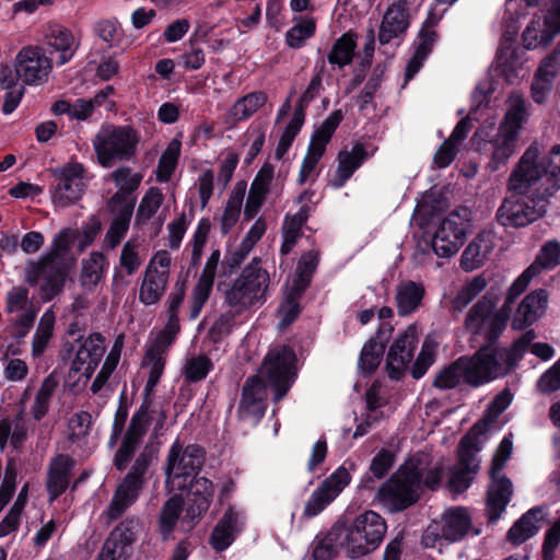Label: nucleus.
Wrapping results in <instances>:
<instances>
[{
	"label": "nucleus",
	"mask_w": 560,
	"mask_h": 560,
	"mask_svg": "<svg viewBox=\"0 0 560 560\" xmlns=\"http://www.w3.org/2000/svg\"><path fill=\"white\" fill-rule=\"evenodd\" d=\"M538 149L529 147L511 172L495 219L504 228H525L545 217L549 199L560 189L536 166Z\"/></svg>",
	"instance_id": "f257e3e1"
},
{
	"label": "nucleus",
	"mask_w": 560,
	"mask_h": 560,
	"mask_svg": "<svg viewBox=\"0 0 560 560\" xmlns=\"http://www.w3.org/2000/svg\"><path fill=\"white\" fill-rule=\"evenodd\" d=\"M295 353L289 346H278L265 357L258 375L248 377L242 388L237 408L240 419L259 422L267 409V387H271L273 402L289 392L295 377Z\"/></svg>",
	"instance_id": "f03ea898"
},
{
	"label": "nucleus",
	"mask_w": 560,
	"mask_h": 560,
	"mask_svg": "<svg viewBox=\"0 0 560 560\" xmlns=\"http://www.w3.org/2000/svg\"><path fill=\"white\" fill-rule=\"evenodd\" d=\"M509 108L499 128L493 124L481 125L471 137L475 151L489 156L488 167L492 172L502 165L515 153L518 135L527 121V103L523 95L513 93L508 100Z\"/></svg>",
	"instance_id": "7ed1b4c3"
},
{
	"label": "nucleus",
	"mask_w": 560,
	"mask_h": 560,
	"mask_svg": "<svg viewBox=\"0 0 560 560\" xmlns=\"http://www.w3.org/2000/svg\"><path fill=\"white\" fill-rule=\"evenodd\" d=\"M527 285L525 280L517 278L509 289L504 304L497 312H494L497 299L491 296L489 292L485 294L469 310L464 322L465 328L472 335L485 330L489 342L498 340L506 327L512 304L525 291Z\"/></svg>",
	"instance_id": "20e7f679"
},
{
	"label": "nucleus",
	"mask_w": 560,
	"mask_h": 560,
	"mask_svg": "<svg viewBox=\"0 0 560 560\" xmlns=\"http://www.w3.org/2000/svg\"><path fill=\"white\" fill-rule=\"evenodd\" d=\"M167 413L163 408L154 405L150 397H144L141 406L131 417L121 444L115 454L114 465L119 471L126 469L150 423H154L152 435L159 438L163 433Z\"/></svg>",
	"instance_id": "39448f33"
},
{
	"label": "nucleus",
	"mask_w": 560,
	"mask_h": 560,
	"mask_svg": "<svg viewBox=\"0 0 560 560\" xmlns=\"http://www.w3.org/2000/svg\"><path fill=\"white\" fill-rule=\"evenodd\" d=\"M422 468L408 460L378 489L377 498L392 513L404 511L420 498Z\"/></svg>",
	"instance_id": "423d86ee"
},
{
	"label": "nucleus",
	"mask_w": 560,
	"mask_h": 560,
	"mask_svg": "<svg viewBox=\"0 0 560 560\" xmlns=\"http://www.w3.org/2000/svg\"><path fill=\"white\" fill-rule=\"evenodd\" d=\"M156 453L154 446L145 445L138 455L130 471L117 486L107 506L106 515L109 520H118L137 501L145 483L148 468L156 458Z\"/></svg>",
	"instance_id": "0eeeda50"
},
{
	"label": "nucleus",
	"mask_w": 560,
	"mask_h": 560,
	"mask_svg": "<svg viewBox=\"0 0 560 560\" xmlns=\"http://www.w3.org/2000/svg\"><path fill=\"white\" fill-rule=\"evenodd\" d=\"M512 451L513 442L509 435L503 438L492 458L489 470L491 481L488 487L486 505L489 523H495L500 518L513 494L512 481L502 472Z\"/></svg>",
	"instance_id": "6e6552de"
},
{
	"label": "nucleus",
	"mask_w": 560,
	"mask_h": 560,
	"mask_svg": "<svg viewBox=\"0 0 560 560\" xmlns=\"http://www.w3.org/2000/svg\"><path fill=\"white\" fill-rule=\"evenodd\" d=\"M206 462V451L198 444L184 446L176 440L167 454L165 474L168 491L187 489L188 481H191Z\"/></svg>",
	"instance_id": "1a4fd4ad"
},
{
	"label": "nucleus",
	"mask_w": 560,
	"mask_h": 560,
	"mask_svg": "<svg viewBox=\"0 0 560 560\" xmlns=\"http://www.w3.org/2000/svg\"><path fill=\"white\" fill-rule=\"evenodd\" d=\"M492 374L480 349L471 357H460L453 363L441 369L432 386L440 390L456 388L462 381L477 387L492 381Z\"/></svg>",
	"instance_id": "9d476101"
},
{
	"label": "nucleus",
	"mask_w": 560,
	"mask_h": 560,
	"mask_svg": "<svg viewBox=\"0 0 560 560\" xmlns=\"http://www.w3.org/2000/svg\"><path fill=\"white\" fill-rule=\"evenodd\" d=\"M140 136L131 126H118L103 130L94 140L98 163L112 167L117 162L129 161L137 154Z\"/></svg>",
	"instance_id": "9b49d317"
},
{
	"label": "nucleus",
	"mask_w": 560,
	"mask_h": 560,
	"mask_svg": "<svg viewBox=\"0 0 560 560\" xmlns=\"http://www.w3.org/2000/svg\"><path fill=\"white\" fill-rule=\"evenodd\" d=\"M386 530L385 520L376 512L366 511L360 514L345 536L348 556L361 558L374 551L383 541Z\"/></svg>",
	"instance_id": "f8f14e48"
},
{
	"label": "nucleus",
	"mask_w": 560,
	"mask_h": 560,
	"mask_svg": "<svg viewBox=\"0 0 560 560\" xmlns=\"http://www.w3.org/2000/svg\"><path fill=\"white\" fill-rule=\"evenodd\" d=\"M486 421H478L469 432L460 440L457 454L458 464L452 469L450 488L454 492L466 490L479 469L477 453L480 451L479 435L485 433Z\"/></svg>",
	"instance_id": "ddd939ff"
},
{
	"label": "nucleus",
	"mask_w": 560,
	"mask_h": 560,
	"mask_svg": "<svg viewBox=\"0 0 560 560\" xmlns=\"http://www.w3.org/2000/svg\"><path fill=\"white\" fill-rule=\"evenodd\" d=\"M470 211L467 208L451 212L440 224L429 244L434 254L442 258L455 255L466 240L470 226Z\"/></svg>",
	"instance_id": "4468645a"
},
{
	"label": "nucleus",
	"mask_w": 560,
	"mask_h": 560,
	"mask_svg": "<svg viewBox=\"0 0 560 560\" xmlns=\"http://www.w3.org/2000/svg\"><path fill=\"white\" fill-rule=\"evenodd\" d=\"M67 271L60 256L52 252L38 261H31L26 268L25 280L31 285H36L39 280V291L44 301H51L58 295L65 285Z\"/></svg>",
	"instance_id": "2eb2a0df"
},
{
	"label": "nucleus",
	"mask_w": 560,
	"mask_h": 560,
	"mask_svg": "<svg viewBox=\"0 0 560 560\" xmlns=\"http://www.w3.org/2000/svg\"><path fill=\"white\" fill-rule=\"evenodd\" d=\"M479 335L483 336L485 339L480 351L483 352V358L493 380L511 373L517 366L527 347L530 345V342L523 339V337H520L513 342L511 348H498L495 347L498 340L489 342L485 330L479 332ZM476 336H478V334Z\"/></svg>",
	"instance_id": "dca6fc26"
},
{
	"label": "nucleus",
	"mask_w": 560,
	"mask_h": 560,
	"mask_svg": "<svg viewBox=\"0 0 560 560\" xmlns=\"http://www.w3.org/2000/svg\"><path fill=\"white\" fill-rule=\"evenodd\" d=\"M140 521L127 517L109 533L96 560H129L140 532Z\"/></svg>",
	"instance_id": "f3484780"
},
{
	"label": "nucleus",
	"mask_w": 560,
	"mask_h": 560,
	"mask_svg": "<svg viewBox=\"0 0 560 560\" xmlns=\"http://www.w3.org/2000/svg\"><path fill=\"white\" fill-rule=\"evenodd\" d=\"M51 172L54 177L58 179L52 195L54 203L65 208L77 202L84 191V183L82 182L85 172L84 166L78 162H70Z\"/></svg>",
	"instance_id": "a211bd4d"
},
{
	"label": "nucleus",
	"mask_w": 560,
	"mask_h": 560,
	"mask_svg": "<svg viewBox=\"0 0 560 560\" xmlns=\"http://www.w3.org/2000/svg\"><path fill=\"white\" fill-rule=\"evenodd\" d=\"M349 482L350 475L348 470L345 467H339L313 492L308 501L305 503L303 511L304 516L310 518L320 513L339 495Z\"/></svg>",
	"instance_id": "6ab92c4d"
},
{
	"label": "nucleus",
	"mask_w": 560,
	"mask_h": 560,
	"mask_svg": "<svg viewBox=\"0 0 560 560\" xmlns=\"http://www.w3.org/2000/svg\"><path fill=\"white\" fill-rule=\"evenodd\" d=\"M417 328L410 325L394 341L386 357V370L392 380H399L413 358L417 347Z\"/></svg>",
	"instance_id": "aec40b11"
},
{
	"label": "nucleus",
	"mask_w": 560,
	"mask_h": 560,
	"mask_svg": "<svg viewBox=\"0 0 560 560\" xmlns=\"http://www.w3.org/2000/svg\"><path fill=\"white\" fill-rule=\"evenodd\" d=\"M51 70V60L40 47H25L16 56V71L27 84L42 82Z\"/></svg>",
	"instance_id": "412c9836"
},
{
	"label": "nucleus",
	"mask_w": 560,
	"mask_h": 560,
	"mask_svg": "<svg viewBox=\"0 0 560 560\" xmlns=\"http://www.w3.org/2000/svg\"><path fill=\"white\" fill-rule=\"evenodd\" d=\"M410 25L407 0H398L392 3L385 11L380 30L378 42L386 45L395 38L402 37Z\"/></svg>",
	"instance_id": "4be33fe9"
},
{
	"label": "nucleus",
	"mask_w": 560,
	"mask_h": 560,
	"mask_svg": "<svg viewBox=\"0 0 560 560\" xmlns=\"http://www.w3.org/2000/svg\"><path fill=\"white\" fill-rule=\"evenodd\" d=\"M187 488H189L187 493L188 508L183 522L187 521L191 523L190 527H192L194 523L197 522L210 506L213 497V485L205 477H195L191 481H188Z\"/></svg>",
	"instance_id": "5701e85b"
},
{
	"label": "nucleus",
	"mask_w": 560,
	"mask_h": 560,
	"mask_svg": "<svg viewBox=\"0 0 560 560\" xmlns=\"http://www.w3.org/2000/svg\"><path fill=\"white\" fill-rule=\"evenodd\" d=\"M559 56V51H553L544 58L535 72L530 85V95L537 104L546 103L551 93L553 81L560 72Z\"/></svg>",
	"instance_id": "b1692460"
},
{
	"label": "nucleus",
	"mask_w": 560,
	"mask_h": 560,
	"mask_svg": "<svg viewBox=\"0 0 560 560\" xmlns=\"http://www.w3.org/2000/svg\"><path fill=\"white\" fill-rule=\"evenodd\" d=\"M560 33V0H552L551 7L545 16L544 27L538 28L532 23L523 32V40L527 48L548 46L553 37Z\"/></svg>",
	"instance_id": "393cba45"
},
{
	"label": "nucleus",
	"mask_w": 560,
	"mask_h": 560,
	"mask_svg": "<svg viewBox=\"0 0 560 560\" xmlns=\"http://www.w3.org/2000/svg\"><path fill=\"white\" fill-rule=\"evenodd\" d=\"M104 352L103 336L100 332L90 335L77 351L70 371L74 373L81 372L88 378L91 377L104 355Z\"/></svg>",
	"instance_id": "a878e982"
},
{
	"label": "nucleus",
	"mask_w": 560,
	"mask_h": 560,
	"mask_svg": "<svg viewBox=\"0 0 560 560\" xmlns=\"http://www.w3.org/2000/svg\"><path fill=\"white\" fill-rule=\"evenodd\" d=\"M547 302L548 293L544 289L527 294L512 319V328L523 330L533 325L545 313Z\"/></svg>",
	"instance_id": "bb28decb"
},
{
	"label": "nucleus",
	"mask_w": 560,
	"mask_h": 560,
	"mask_svg": "<svg viewBox=\"0 0 560 560\" xmlns=\"http://www.w3.org/2000/svg\"><path fill=\"white\" fill-rule=\"evenodd\" d=\"M219 259L220 250L215 249L211 253L210 257L208 258L206 266L199 277V280L192 290V302L190 306L191 318H196L200 314L205 303L209 299V295L213 287L215 269Z\"/></svg>",
	"instance_id": "cd10ccee"
},
{
	"label": "nucleus",
	"mask_w": 560,
	"mask_h": 560,
	"mask_svg": "<svg viewBox=\"0 0 560 560\" xmlns=\"http://www.w3.org/2000/svg\"><path fill=\"white\" fill-rule=\"evenodd\" d=\"M75 460L67 454L56 455L48 467L47 490L50 500L57 499L69 486Z\"/></svg>",
	"instance_id": "c85d7f7f"
},
{
	"label": "nucleus",
	"mask_w": 560,
	"mask_h": 560,
	"mask_svg": "<svg viewBox=\"0 0 560 560\" xmlns=\"http://www.w3.org/2000/svg\"><path fill=\"white\" fill-rule=\"evenodd\" d=\"M438 524L442 530L443 540L456 542L467 535L471 527V517L467 509L455 506L446 510Z\"/></svg>",
	"instance_id": "c756f323"
},
{
	"label": "nucleus",
	"mask_w": 560,
	"mask_h": 560,
	"mask_svg": "<svg viewBox=\"0 0 560 560\" xmlns=\"http://www.w3.org/2000/svg\"><path fill=\"white\" fill-rule=\"evenodd\" d=\"M368 158L369 153L362 143H355L350 151L341 150L338 153V167L330 182L331 186L341 188Z\"/></svg>",
	"instance_id": "7c9ffc66"
},
{
	"label": "nucleus",
	"mask_w": 560,
	"mask_h": 560,
	"mask_svg": "<svg viewBox=\"0 0 560 560\" xmlns=\"http://www.w3.org/2000/svg\"><path fill=\"white\" fill-rule=\"evenodd\" d=\"M112 178L119 187V190L108 200L107 207L109 211H116L117 207H124L126 203L135 205V199H129V195L139 187L142 175L131 174L129 167L121 166L113 172Z\"/></svg>",
	"instance_id": "2f4dec72"
},
{
	"label": "nucleus",
	"mask_w": 560,
	"mask_h": 560,
	"mask_svg": "<svg viewBox=\"0 0 560 560\" xmlns=\"http://www.w3.org/2000/svg\"><path fill=\"white\" fill-rule=\"evenodd\" d=\"M345 529L339 523H336L328 532L319 533L312 542V557L314 560H331L338 555L339 547L342 546V536Z\"/></svg>",
	"instance_id": "473e14b6"
},
{
	"label": "nucleus",
	"mask_w": 560,
	"mask_h": 560,
	"mask_svg": "<svg viewBox=\"0 0 560 560\" xmlns=\"http://www.w3.org/2000/svg\"><path fill=\"white\" fill-rule=\"evenodd\" d=\"M168 282V271L158 270L148 266L139 291V300L144 305H152L160 301Z\"/></svg>",
	"instance_id": "72a5a7b5"
},
{
	"label": "nucleus",
	"mask_w": 560,
	"mask_h": 560,
	"mask_svg": "<svg viewBox=\"0 0 560 560\" xmlns=\"http://www.w3.org/2000/svg\"><path fill=\"white\" fill-rule=\"evenodd\" d=\"M48 44L55 50L60 51L57 63H67L74 55L78 44L70 30L60 24H49L46 32Z\"/></svg>",
	"instance_id": "f704fd0d"
},
{
	"label": "nucleus",
	"mask_w": 560,
	"mask_h": 560,
	"mask_svg": "<svg viewBox=\"0 0 560 560\" xmlns=\"http://www.w3.org/2000/svg\"><path fill=\"white\" fill-rule=\"evenodd\" d=\"M260 259L254 258L237 277V280H243L250 294L259 302L265 298L266 291L269 285V275L260 267Z\"/></svg>",
	"instance_id": "c9c22d12"
},
{
	"label": "nucleus",
	"mask_w": 560,
	"mask_h": 560,
	"mask_svg": "<svg viewBox=\"0 0 560 560\" xmlns=\"http://www.w3.org/2000/svg\"><path fill=\"white\" fill-rule=\"evenodd\" d=\"M492 248L491 235L489 233H479L465 248L460 260L462 267L465 270H474L480 267Z\"/></svg>",
	"instance_id": "e433bc0d"
},
{
	"label": "nucleus",
	"mask_w": 560,
	"mask_h": 560,
	"mask_svg": "<svg viewBox=\"0 0 560 560\" xmlns=\"http://www.w3.org/2000/svg\"><path fill=\"white\" fill-rule=\"evenodd\" d=\"M343 119V114L341 109L334 110L322 124V126L316 129L312 136L311 143L308 145L307 152L323 156L326 151V145L330 141L335 130L338 128L339 124Z\"/></svg>",
	"instance_id": "4c0bfd02"
},
{
	"label": "nucleus",
	"mask_w": 560,
	"mask_h": 560,
	"mask_svg": "<svg viewBox=\"0 0 560 560\" xmlns=\"http://www.w3.org/2000/svg\"><path fill=\"white\" fill-rule=\"evenodd\" d=\"M424 295V287L415 281L400 283L396 289V304L401 316L413 313L421 304Z\"/></svg>",
	"instance_id": "58836bf2"
},
{
	"label": "nucleus",
	"mask_w": 560,
	"mask_h": 560,
	"mask_svg": "<svg viewBox=\"0 0 560 560\" xmlns=\"http://www.w3.org/2000/svg\"><path fill=\"white\" fill-rule=\"evenodd\" d=\"M237 513L229 509L219 521L210 536V545L217 551L225 550L233 541L237 532Z\"/></svg>",
	"instance_id": "ea45409f"
},
{
	"label": "nucleus",
	"mask_w": 560,
	"mask_h": 560,
	"mask_svg": "<svg viewBox=\"0 0 560 560\" xmlns=\"http://www.w3.org/2000/svg\"><path fill=\"white\" fill-rule=\"evenodd\" d=\"M307 206H303L294 215H287L282 226L283 243L281 254L288 255L302 235V226L308 219Z\"/></svg>",
	"instance_id": "a19ab883"
},
{
	"label": "nucleus",
	"mask_w": 560,
	"mask_h": 560,
	"mask_svg": "<svg viewBox=\"0 0 560 560\" xmlns=\"http://www.w3.org/2000/svg\"><path fill=\"white\" fill-rule=\"evenodd\" d=\"M357 48V34L347 32L341 35L332 45L327 55L328 62L345 67L352 62L354 50Z\"/></svg>",
	"instance_id": "79ce46f5"
},
{
	"label": "nucleus",
	"mask_w": 560,
	"mask_h": 560,
	"mask_svg": "<svg viewBox=\"0 0 560 560\" xmlns=\"http://www.w3.org/2000/svg\"><path fill=\"white\" fill-rule=\"evenodd\" d=\"M541 511L532 509L525 513L508 532V540L513 545H521L538 530V514Z\"/></svg>",
	"instance_id": "37998d69"
},
{
	"label": "nucleus",
	"mask_w": 560,
	"mask_h": 560,
	"mask_svg": "<svg viewBox=\"0 0 560 560\" xmlns=\"http://www.w3.org/2000/svg\"><path fill=\"white\" fill-rule=\"evenodd\" d=\"M112 212L116 215L106 234V240L108 246L114 249L117 245H119L128 231L130 219L133 212V203H126L124 207H117L116 211Z\"/></svg>",
	"instance_id": "c03bdc74"
},
{
	"label": "nucleus",
	"mask_w": 560,
	"mask_h": 560,
	"mask_svg": "<svg viewBox=\"0 0 560 560\" xmlns=\"http://www.w3.org/2000/svg\"><path fill=\"white\" fill-rule=\"evenodd\" d=\"M224 302L235 313L241 314L257 303V300L250 294V290L245 288L244 281L236 278L232 285L225 290Z\"/></svg>",
	"instance_id": "a18cd8bd"
},
{
	"label": "nucleus",
	"mask_w": 560,
	"mask_h": 560,
	"mask_svg": "<svg viewBox=\"0 0 560 560\" xmlns=\"http://www.w3.org/2000/svg\"><path fill=\"white\" fill-rule=\"evenodd\" d=\"M26 439V429L22 418L16 417L14 420L4 418L0 420V448L4 450L10 440L14 448L21 447Z\"/></svg>",
	"instance_id": "49530a36"
},
{
	"label": "nucleus",
	"mask_w": 560,
	"mask_h": 560,
	"mask_svg": "<svg viewBox=\"0 0 560 560\" xmlns=\"http://www.w3.org/2000/svg\"><path fill=\"white\" fill-rule=\"evenodd\" d=\"M385 346L376 342V339H369L360 353L358 368L363 374H372L381 364L385 352Z\"/></svg>",
	"instance_id": "de8ad7c7"
},
{
	"label": "nucleus",
	"mask_w": 560,
	"mask_h": 560,
	"mask_svg": "<svg viewBox=\"0 0 560 560\" xmlns=\"http://www.w3.org/2000/svg\"><path fill=\"white\" fill-rule=\"evenodd\" d=\"M184 500L182 494H174L162 506L160 514V530L167 537L175 528L183 511Z\"/></svg>",
	"instance_id": "09e8293b"
},
{
	"label": "nucleus",
	"mask_w": 560,
	"mask_h": 560,
	"mask_svg": "<svg viewBox=\"0 0 560 560\" xmlns=\"http://www.w3.org/2000/svg\"><path fill=\"white\" fill-rule=\"evenodd\" d=\"M244 190L245 184H237L226 202L221 218V230L223 234H228L238 220L244 198Z\"/></svg>",
	"instance_id": "8fccbe9b"
},
{
	"label": "nucleus",
	"mask_w": 560,
	"mask_h": 560,
	"mask_svg": "<svg viewBox=\"0 0 560 560\" xmlns=\"http://www.w3.org/2000/svg\"><path fill=\"white\" fill-rule=\"evenodd\" d=\"M54 325V313L51 311L45 312L40 317L32 342V355L34 358L40 357L44 353L50 338L52 337Z\"/></svg>",
	"instance_id": "3c124183"
},
{
	"label": "nucleus",
	"mask_w": 560,
	"mask_h": 560,
	"mask_svg": "<svg viewBox=\"0 0 560 560\" xmlns=\"http://www.w3.org/2000/svg\"><path fill=\"white\" fill-rule=\"evenodd\" d=\"M58 385L59 380L55 373H50L44 378L33 405V415L35 419L40 420L47 413L50 398Z\"/></svg>",
	"instance_id": "603ef678"
},
{
	"label": "nucleus",
	"mask_w": 560,
	"mask_h": 560,
	"mask_svg": "<svg viewBox=\"0 0 560 560\" xmlns=\"http://www.w3.org/2000/svg\"><path fill=\"white\" fill-rule=\"evenodd\" d=\"M180 153V142L172 140L165 151L162 153L156 171V178L159 182H168L175 171L177 161Z\"/></svg>",
	"instance_id": "864d4df0"
},
{
	"label": "nucleus",
	"mask_w": 560,
	"mask_h": 560,
	"mask_svg": "<svg viewBox=\"0 0 560 560\" xmlns=\"http://www.w3.org/2000/svg\"><path fill=\"white\" fill-rule=\"evenodd\" d=\"M497 68L509 82L520 78L521 62L517 52L511 47L499 49L497 54Z\"/></svg>",
	"instance_id": "5fc2aeb1"
},
{
	"label": "nucleus",
	"mask_w": 560,
	"mask_h": 560,
	"mask_svg": "<svg viewBox=\"0 0 560 560\" xmlns=\"http://www.w3.org/2000/svg\"><path fill=\"white\" fill-rule=\"evenodd\" d=\"M266 102L267 95L264 92L249 93L234 104L232 108V115L237 120L246 119L255 112H257V109L260 108Z\"/></svg>",
	"instance_id": "6e6d98bb"
},
{
	"label": "nucleus",
	"mask_w": 560,
	"mask_h": 560,
	"mask_svg": "<svg viewBox=\"0 0 560 560\" xmlns=\"http://www.w3.org/2000/svg\"><path fill=\"white\" fill-rule=\"evenodd\" d=\"M163 194L160 188L151 187L142 198L137 210L136 221L145 222L159 210L163 202Z\"/></svg>",
	"instance_id": "4d7b16f0"
},
{
	"label": "nucleus",
	"mask_w": 560,
	"mask_h": 560,
	"mask_svg": "<svg viewBox=\"0 0 560 560\" xmlns=\"http://www.w3.org/2000/svg\"><path fill=\"white\" fill-rule=\"evenodd\" d=\"M212 366L211 360L205 354L191 357L186 360L184 368L185 378L189 383L199 382L206 378Z\"/></svg>",
	"instance_id": "13d9d810"
},
{
	"label": "nucleus",
	"mask_w": 560,
	"mask_h": 560,
	"mask_svg": "<svg viewBox=\"0 0 560 560\" xmlns=\"http://www.w3.org/2000/svg\"><path fill=\"white\" fill-rule=\"evenodd\" d=\"M486 287L487 281L483 277H475L457 293L452 302L453 310L462 312Z\"/></svg>",
	"instance_id": "bf43d9fd"
},
{
	"label": "nucleus",
	"mask_w": 560,
	"mask_h": 560,
	"mask_svg": "<svg viewBox=\"0 0 560 560\" xmlns=\"http://www.w3.org/2000/svg\"><path fill=\"white\" fill-rule=\"evenodd\" d=\"M536 166L546 173L553 186L560 187V144L553 145L546 156L539 160L537 158Z\"/></svg>",
	"instance_id": "052dcab7"
},
{
	"label": "nucleus",
	"mask_w": 560,
	"mask_h": 560,
	"mask_svg": "<svg viewBox=\"0 0 560 560\" xmlns=\"http://www.w3.org/2000/svg\"><path fill=\"white\" fill-rule=\"evenodd\" d=\"M316 23L314 19L302 20L299 24L291 27L285 35L287 44L291 48H300L304 42L315 33Z\"/></svg>",
	"instance_id": "680f3d73"
},
{
	"label": "nucleus",
	"mask_w": 560,
	"mask_h": 560,
	"mask_svg": "<svg viewBox=\"0 0 560 560\" xmlns=\"http://www.w3.org/2000/svg\"><path fill=\"white\" fill-rule=\"evenodd\" d=\"M33 307L28 301V289L22 285L13 287L7 294L5 312L16 313Z\"/></svg>",
	"instance_id": "e2e57ef3"
},
{
	"label": "nucleus",
	"mask_w": 560,
	"mask_h": 560,
	"mask_svg": "<svg viewBox=\"0 0 560 560\" xmlns=\"http://www.w3.org/2000/svg\"><path fill=\"white\" fill-rule=\"evenodd\" d=\"M300 298L296 294H288L284 302L280 305L278 314L280 315L279 328L283 329L290 326L300 315Z\"/></svg>",
	"instance_id": "0e129e2a"
},
{
	"label": "nucleus",
	"mask_w": 560,
	"mask_h": 560,
	"mask_svg": "<svg viewBox=\"0 0 560 560\" xmlns=\"http://www.w3.org/2000/svg\"><path fill=\"white\" fill-rule=\"evenodd\" d=\"M104 256L101 253H94L91 259L83 264L81 282L84 287H95L97 284Z\"/></svg>",
	"instance_id": "69168bd1"
},
{
	"label": "nucleus",
	"mask_w": 560,
	"mask_h": 560,
	"mask_svg": "<svg viewBox=\"0 0 560 560\" xmlns=\"http://www.w3.org/2000/svg\"><path fill=\"white\" fill-rule=\"evenodd\" d=\"M37 311L34 307L26 310L23 314L11 320V336L16 339H23L34 325Z\"/></svg>",
	"instance_id": "338daca9"
},
{
	"label": "nucleus",
	"mask_w": 560,
	"mask_h": 560,
	"mask_svg": "<svg viewBox=\"0 0 560 560\" xmlns=\"http://www.w3.org/2000/svg\"><path fill=\"white\" fill-rule=\"evenodd\" d=\"M537 389L545 395L560 389V359L539 377Z\"/></svg>",
	"instance_id": "774afa93"
}]
</instances>
